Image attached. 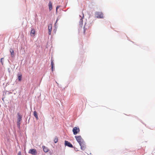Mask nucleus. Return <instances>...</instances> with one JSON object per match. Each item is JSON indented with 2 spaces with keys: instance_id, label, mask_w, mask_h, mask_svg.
Listing matches in <instances>:
<instances>
[{
  "instance_id": "1",
  "label": "nucleus",
  "mask_w": 155,
  "mask_h": 155,
  "mask_svg": "<svg viewBox=\"0 0 155 155\" xmlns=\"http://www.w3.org/2000/svg\"><path fill=\"white\" fill-rule=\"evenodd\" d=\"M84 17V15H83V17L81 18L80 21V27L79 28V33L81 35H84L85 34L86 29L84 27L82 28L83 20V18Z\"/></svg>"
},
{
  "instance_id": "2",
  "label": "nucleus",
  "mask_w": 155,
  "mask_h": 155,
  "mask_svg": "<svg viewBox=\"0 0 155 155\" xmlns=\"http://www.w3.org/2000/svg\"><path fill=\"white\" fill-rule=\"evenodd\" d=\"M75 137L79 144L84 142L83 139L80 136H75Z\"/></svg>"
},
{
  "instance_id": "3",
  "label": "nucleus",
  "mask_w": 155,
  "mask_h": 155,
  "mask_svg": "<svg viewBox=\"0 0 155 155\" xmlns=\"http://www.w3.org/2000/svg\"><path fill=\"white\" fill-rule=\"evenodd\" d=\"M95 15L96 17L98 18H103V14L101 12H96Z\"/></svg>"
},
{
  "instance_id": "4",
  "label": "nucleus",
  "mask_w": 155,
  "mask_h": 155,
  "mask_svg": "<svg viewBox=\"0 0 155 155\" xmlns=\"http://www.w3.org/2000/svg\"><path fill=\"white\" fill-rule=\"evenodd\" d=\"M72 131L74 134L76 135L79 132L80 130L78 127H75L73 128Z\"/></svg>"
},
{
  "instance_id": "5",
  "label": "nucleus",
  "mask_w": 155,
  "mask_h": 155,
  "mask_svg": "<svg viewBox=\"0 0 155 155\" xmlns=\"http://www.w3.org/2000/svg\"><path fill=\"white\" fill-rule=\"evenodd\" d=\"M28 153L32 155H36L37 152L36 150L35 149H31L29 150Z\"/></svg>"
},
{
  "instance_id": "6",
  "label": "nucleus",
  "mask_w": 155,
  "mask_h": 155,
  "mask_svg": "<svg viewBox=\"0 0 155 155\" xmlns=\"http://www.w3.org/2000/svg\"><path fill=\"white\" fill-rule=\"evenodd\" d=\"M81 146V148L82 150H84L86 148V145L84 143V142L79 144Z\"/></svg>"
},
{
  "instance_id": "7",
  "label": "nucleus",
  "mask_w": 155,
  "mask_h": 155,
  "mask_svg": "<svg viewBox=\"0 0 155 155\" xmlns=\"http://www.w3.org/2000/svg\"><path fill=\"white\" fill-rule=\"evenodd\" d=\"M65 144L66 146H67L70 147H73V146L72 144L68 141L65 140Z\"/></svg>"
},
{
  "instance_id": "8",
  "label": "nucleus",
  "mask_w": 155,
  "mask_h": 155,
  "mask_svg": "<svg viewBox=\"0 0 155 155\" xmlns=\"http://www.w3.org/2000/svg\"><path fill=\"white\" fill-rule=\"evenodd\" d=\"M48 34L50 35L51 33V31L52 29V25L51 24H49L48 26Z\"/></svg>"
},
{
  "instance_id": "9",
  "label": "nucleus",
  "mask_w": 155,
  "mask_h": 155,
  "mask_svg": "<svg viewBox=\"0 0 155 155\" xmlns=\"http://www.w3.org/2000/svg\"><path fill=\"white\" fill-rule=\"evenodd\" d=\"M17 121L19 122H21V120L22 116L20 115V114L18 113L17 114Z\"/></svg>"
},
{
  "instance_id": "10",
  "label": "nucleus",
  "mask_w": 155,
  "mask_h": 155,
  "mask_svg": "<svg viewBox=\"0 0 155 155\" xmlns=\"http://www.w3.org/2000/svg\"><path fill=\"white\" fill-rule=\"evenodd\" d=\"M49 10L51 11L52 9V3L51 2H50L49 3Z\"/></svg>"
},
{
  "instance_id": "11",
  "label": "nucleus",
  "mask_w": 155,
  "mask_h": 155,
  "mask_svg": "<svg viewBox=\"0 0 155 155\" xmlns=\"http://www.w3.org/2000/svg\"><path fill=\"white\" fill-rule=\"evenodd\" d=\"M35 29H32L31 31V33H30L31 35V36H32V34H33V36H34V35L35 33Z\"/></svg>"
},
{
  "instance_id": "12",
  "label": "nucleus",
  "mask_w": 155,
  "mask_h": 155,
  "mask_svg": "<svg viewBox=\"0 0 155 155\" xmlns=\"http://www.w3.org/2000/svg\"><path fill=\"white\" fill-rule=\"evenodd\" d=\"M43 148L44 151L45 152H47L48 150V148L45 146H43Z\"/></svg>"
},
{
  "instance_id": "13",
  "label": "nucleus",
  "mask_w": 155,
  "mask_h": 155,
  "mask_svg": "<svg viewBox=\"0 0 155 155\" xmlns=\"http://www.w3.org/2000/svg\"><path fill=\"white\" fill-rule=\"evenodd\" d=\"M10 53H11V56H12V57H14V50L12 49H11L10 50Z\"/></svg>"
},
{
  "instance_id": "14",
  "label": "nucleus",
  "mask_w": 155,
  "mask_h": 155,
  "mask_svg": "<svg viewBox=\"0 0 155 155\" xmlns=\"http://www.w3.org/2000/svg\"><path fill=\"white\" fill-rule=\"evenodd\" d=\"M18 80L19 81H21V78H22V74H18Z\"/></svg>"
},
{
  "instance_id": "15",
  "label": "nucleus",
  "mask_w": 155,
  "mask_h": 155,
  "mask_svg": "<svg viewBox=\"0 0 155 155\" xmlns=\"http://www.w3.org/2000/svg\"><path fill=\"white\" fill-rule=\"evenodd\" d=\"M34 115L36 117L37 120L38 119L37 113L36 111H34Z\"/></svg>"
},
{
  "instance_id": "16",
  "label": "nucleus",
  "mask_w": 155,
  "mask_h": 155,
  "mask_svg": "<svg viewBox=\"0 0 155 155\" xmlns=\"http://www.w3.org/2000/svg\"><path fill=\"white\" fill-rule=\"evenodd\" d=\"M54 142L55 143H57L58 141V138L57 137H56L54 139Z\"/></svg>"
},
{
  "instance_id": "17",
  "label": "nucleus",
  "mask_w": 155,
  "mask_h": 155,
  "mask_svg": "<svg viewBox=\"0 0 155 155\" xmlns=\"http://www.w3.org/2000/svg\"><path fill=\"white\" fill-rule=\"evenodd\" d=\"M21 122H19V121H17V126L19 128L20 127V124H21V123H20Z\"/></svg>"
},
{
  "instance_id": "18",
  "label": "nucleus",
  "mask_w": 155,
  "mask_h": 155,
  "mask_svg": "<svg viewBox=\"0 0 155 155\" xmlns=\"http://www.w3.org/2000/svg\"><path fill=\"white\" fill-rule=\"evenodd\" d=\"M51 70H52V71H53V70H54V65H51Z\"/></svg>"
},
{
  "instance_id": "19",
  "label": "nucleus",
  "mask_w": 155,
  "mask_h": 155,
  "mask_svg": "<svg viewBox=\"0 0 155 155\" xmlns=\"http://www.w3.org/2000/svg\"><path fill=\"white\" fill-rule=\"evenodd\" d=\"M51 65H54V64L53 61L52 60H51Z\"/></svg>"
},
{
  "instance_id": "20",
  "label": "nucleus",
  "mask_w": 155,
  "mask_h": 155,
  "mask_svg": "<svg viewBox=\"0 0 155 155\" xmlns=\"http://www.w3.org/2000/svg\"><path fill=\"white\" fill-rule=\"evenodd\" d=\"M3 59V58H2L1 59V62L2 63V64L3 65V63L2 61V60Z\"/></svg>"
},
{
  "instance_id": "21",
  "label": "nucleus",
  "mask_w": 155,
  "mask_h": 155,
  "mask_svg": "<svg viewBox=\"0 0 155 155\" xmlns=\"http://www.w3.org/2000/svg\"><path fill=\"white\" fill-rule=\"evenodd\" d=\"M18 155H21V151H19L18 152Z\"/></svg>"
},
{
  "instance_id": "22",
  "label": "nucleus",
  "mask_w": 155,
  "mask_h": 155,
  "mask_svg": "<svg viewBox=\"0 0 155 155\" xmlns=\"http://www.w3.org/2000/svg\"><path fill=\"white\" fill-rule=\"evenodd\" d=\"M59 8V6H57L56 8V12L57 11L58 9Z\"/></svg>"
},
{
  "instance_id": "23",
  "label": "nucleus",
  "mask_w": 155,
  "mask_h": 155,
  "mask_svg": "<svg viewBox=\"0 0 155 155\" xmlns=\"http://www.w3.org/2000/svg\"><path fill=\"white\" fill-rule=\"evenodd\" d=\"M57 20L56 21V23L57 22Z\"/></svg>"
}]
</instances>
